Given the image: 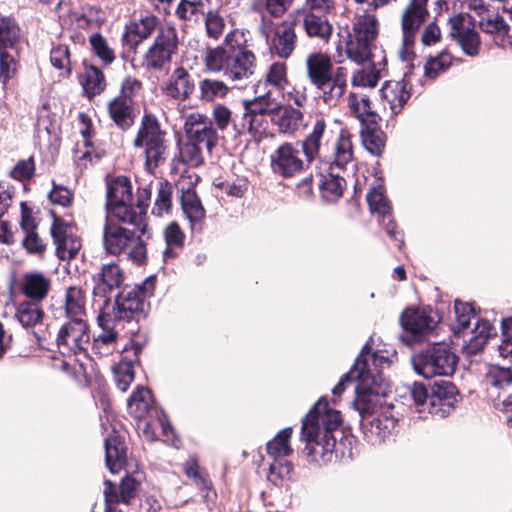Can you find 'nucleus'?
<instances>
[{"mask_svg":"<svg viewBox=\"0 0 512 512\" xmlns=\"http://www.w3.org/2000/svg\"><path fill=\"white\" fill-rule=\"evenodd\" d=\"M302 16V29L309 38H315L327 43L333 34V25L326 14H316V11L304 10Z\"/></svg>","mask_w":512,"mask_h":512,"instance_id":"32","label":"nucleus"},{"mask_svg":"<svg viewBox=\"0 0 512 512\" xmlns=\"http://www.w3.org/2000/svg\"><path fill=\"white\" fill-rule=\"evenodd\" d=\"M124 275L117 263L102 265L100 271L93 276V296L103 299V305L109 304V294L123 283Z\"/></svg>","mask_w":512,"mask_h":512,"instance_id":"21","label":"nucleus"},{"mask_svg":"<svg viewBox=\"0 0 512 512\" xmlns=\"http://www.w3.org/2000/svg\"><path fill=\"white\" fill-rule=\"evenodd\" d=\"M172 185L166 181H159L157 185V196L155 199L153 214L159 217L168 213L172 206Z\"/></svg>","mask_w":512,"mask_h":512,"instance_id":"52","label":"nucleus"},{"mask_svg":"<svg viewBox=\"0 0 512 512\" xmlns=\"http://www.w3.org/2000/svg\"><path fill=\"white\" fill-rule=\"evenodd\" d=\"M211 115V119L217 131H225L230 125L233 126V130L235 131V122L240 118L238 115H234L228 106L221 103L213 107Z\"/></svg>","mask_w":512,"mask_h":512,"instance_id":"56","label":"nucleus"},{"mask_svg":"<svg viewBox=\"0 0 512 512\" xmlns=\"http://www.w3.org/2000/svg\"><path fill=\"white\" fill-rule=\"evenodd\" d=\"M293 464L283 459H274L270 464L267 479L273 485L281 487L291 481Z\"/></svg>","mask_w":512,"mask_h":512,"instance_id":"51","label":"nucleus"},{"mask_svg":"<svg viewBox=\"0 0 512 512\" xmlns=\"http://www.w3.org/2000/svg\"><path fill=\"white\" fill-rule=\"evenodd\" d=\"M391 0H373L371 9L357 12L352 31L348 33L345 43V53L348 59L356 64H364L371 60L372 48L378 35V21L371 12L378 7L388 4Z\"/></svg>","mask_w":512,"mask_h":512,"instance_id":"4","label":"nucleus"},{"mask_svg":"<svg viewBox=\"0 0 512 512\" xmlns=\"http://www.w3.org/2000/svg\"><path fill=\"white\" fill-rule=\"evenodd\" d=\"M51 287V277L41 271H28L23 273L18 283L19 291L27 299L37 303L48 296Z\"/></svg>","mask_w":512,"mask_h":512,"instance_id":"26","label":"nucleus"},{"mask_svg":"<svg viewBox=\"0 0 512 512\" xmlns=\"http://www.w3.org/2000/svg\"><path fill=\"white\" fill-rule=\"evenodd\" d=\"M104 484L105 512H126L118 509V505H128L135 498L138 488L137 481L126 476L121 481L119 492L111 481L106 480Z\"/></svg>","mask_w":512,"mask_h":512,"instance_id":"23","label":"nucleus"},{"mask_svg":"<svg viewBox=\"0 0 512 512\" xmlns=\"http://www.w3.org/2000/svg\"><path fill=\"white\" fill-rule=\"evenodd\" d=\"M409 394L413 400L415 409L420 414H425L429 405L430 394L427 387L422 383H413L409 389Z\"/></svg>","mask_w":512,"mask_h":512,"instance_id":"63","label":"nucleus"},{"mask_svg":"<svg viewBox=\"0 0 512 512\" xmlns=\"http://www.w3.org/2000/svg\"><path fill=\"white\" fill-rule=\"evenodd\" d=\"M108 113L112 121L123 130L134 124V105L130 102L115 97L108 104Z\"/></svg>","mask_w":512,"mask_h":512,"instance_id":"40","label":"nucleus"},{"mask_svg":"<svg viewBox=\"0 0 512 512\" xmlns=\"http://www.w3.org/2000/svg\"><path fill=\"white\" fill-rule=\"evenodd\" d=\"M166 248L163 251V260L168 263L179 257L185 242V235L176 222H171L163 231Z\"/></svg>","mask_w":512,"mask_h":512,"instance_id":"39","label":"nucleus"},{"mask_svg":"<svg viewBox=\"0 0 512 512\" xmlns=\"http://www.w3.org/2000/svg\"><path fill=\"white\" fill-rule=\"evenodd\" d=\"M381 78L380 71L374 66L370 68H361L353 72L351 84L353 87L374 88Z\"/></svg>","mask_w":512,"mask_h":512,"instance_id":"57","label":"nucleus"},{"mask_svg":"<svg viewBox=\"0 0 512 512\" xmlns=\"http://www.w3.org/2000/svg\"><path fill=\"white\" fill-rule=\"evenodd\" d=\"M199 98L203 102H213L225 98L229 93V87L223 81L205 78L199 82Z\"/></svg>","mask_w":512,"mask_h":512,"instance_id":"49","label":"nucleus"},{"mask_svg":"<svg viewBox=\"0 0 512 512\" xmlns=\"http://www.w3.org/2000/svg\"><path fill=\"white\" fill-rule=\"evenodd\" d=\"M367 202L372 213H378L385 224L387 234L394 240L398 241V248L401 249L403 240L399 238L401 233L396 231V225L391 219V206L390 202L384 194L382 185L372 187L367 194Z\"/></svg>","mask_w":512,"mask_h":512,"instance_id":"22","label":"nucleus"},{"mask_svg":"<svg viewBox=\"0 0 512 512\" xmlns=\"http://www.w3.org/2000/svg\"><path fill=\"white\" fill-rule=\"evenodd\" d=\"M437 322L436 313L426 308H408L401 315L403 328L416 337L434 330Z\"/></svg>","mask_w":512,"mask_h":512,"instance_id":"28","label":"nucleus"},{"mask_svg":"<svg viewBox=\"0 0 512 512\" xmlns=\"http://www.w3.org/2000/svg\"><path fill=\"white\" fill-rule=\"evenodd\" d=\"M184 473L188 478L193 479L195 485L201 490H209L211 488V481L207 474L200 470L198 459L194 456L184 463Z\"/></svg>","mask_w":512,"mask_h":512,"instance_id":"58","label":"nucleus"},{"mask_svg":"<svg viewBox=\"0 0 512 512\" xmlns=\"http://www.w3.org/2000/svg\"><path fill=\"white\" fill-rule=\"evenodd\" d=\"M53 224L51 227V235L56 245V254L61 260H71L79 253L82 243L81 239L73 233L74 225L72 221L56 215L51 211Z\"/></svg>","mask_w":512,"mask_h":512,"instance_id":"16","label":"nucleus"},{"mask_svg":"<svg viewBox=\"0 0 512 512\" xmlns=\"http://www.w3.org/2000/svg\"><path fill=\"white\" fill-rule=\"evenodd\" d=\"M147 233L146 215L132 214L119 218L106 216L103 227V248L107 254H126L136 264L146 259V245L142 236Z\"/></svg>","mask_w":512,"mask_h":512,"instance_id":"2","label":"nucleus"},{"mask_svg":"<svg viewBox=\"0 0 512 512\" xmlns=\"http://www.w3.org/2000/svg\"><path fill=\"white\" fill-rule=\"evenodd\" d=\"M379 370L380 369L376 370L370 362L367 370H361L358 376V384L355 385L353 406L362 417L374 411L376 405L374 395L378 394L377 386L380 382L378 375Z\"/></svg>","mask_w":512,"mask_h":512,"instance_id":"17","label":"nucleus"},{"mask_svg":"<svg viewBox=\"0 0 512 512\" xmlns=\"http://www.w3.org/2000/svg\"><path fill=\"white\" fill-rule=\"evenodd\" d=\"M64 308L70 321H85V294L80 287L72 286L66 290Z\"/></svg>","mask_w":512,"mask_h":512,"instance_id":"41","label":"nucleus"},{"mask_svg":"<svg viewBox=\"0 0 512 512\" xmlns=\"http://www.w3.org/2000/svg\"><path fill=\"white\" fill-rule=\"evenodd\" d=\"M471 334L466 349L469 354H476L484 348L491 337L496 336L497 330L488 320H478Z\"/></svg>","mask_w":512,"mask_h":512,"instance_id":"43","label":"nucleus"},{"mask_svg":"<svg viewBox=\"0 0 512 512\" xmlns=\"http://www.w3.org/2000/svg\"><path fill=\"white\" fill-rule=\"evenodd\" d=\"M473 17L469 14H458L450 18L451 36L457 40L465 54L476 56L479 53L480 37L475 31Z\"/></svg>","mask_w":512,"mask_h":512,"instance_id":"18","label":"nucleus"},{"mask_svg":"<svg viewBox=\"0 0 512 512\" xmlns=\"http://www.w3.org/2000/svg\"><path fill=\"white\" fill-rule=\"evenodd\" d=\"M458 357L444 343H436L412 357L415 371L424 378L450 376L457 367Z\"/></svg>","mask_w":512,"mask_h":512,"instance_id":"6","label":"nucleus"},{"mask_svg":"<svg viewBox=\"0 0 512 512\" xmlns=\"http://www.w3.org/2000/svg\"><path fill=\"white\" fill-rule=\"evenodd\" d=\"M340 412L328 408L320 398L302 420L301 440L306 443L305 453L310 463L323 465L331 461L336 446L333 432L341 425Z\"/></svg>","mask_w":512,"mask_h":512,"instance_id":"1","label":"nucleus"},{"mask_svg":"<svg viewBox=\"0 0 512 512\" xmlns=\"http://www.w3.org/2000/svg\"><path fill=\"white\" fill-rule=\"evenodd\" d=\"M428 0H411L402 15V46L399 51L400 58L408 62L413 58L412 47L415 35L428 16Z\"/></svg>","mask_w":512,"mask_h":512,"instance_id":"10","label":"nucleus"},{"mask_svg":"<svg viewBox=\"0 0 512 512\" xmlns=\"http://www.w3.org/2000/svg\"><path fill=\"white\" fill-rule=\"evenodd\" d=\"M56 343L59 352L64 356L85 354L90 344L89 329L86 321L68 320L59 329Z\"/></svg>","mask_w":512,"mask_h":512,"instance_id":"12","label":"nucleus"},{"mask_svg":"<svg viewBox=\"0 0 512 512\" xmlns=\"http://www.w3.org/2000/svg\"><path fill=\"white\" fill-rule=\"evenodd\" d=\"M93 53L99 58L103 66H109L116 59L114 50L108 41L100 34L94 33L89 37Z\"/></svg>","mask_w":512,"mask_h":512,"instance_id":"54","label":"nucleus"},{"mask_svg":"<svg viewBox=\"0 0 512 512\" xmlns=\"http://www.w3.org/2000/svg\"><path fill=\"white\" fill-rule=\"evenodd\" d=\"M203 148V145L187 140L180 149L182 162L191 167L201 166L204 163Z\"/></svg>","mask_w":512,"mask_h":512,"instance_id":"61","label":"nucleus"},{"mask_svg":"<svg viewBox=\"0 0 512 512\" xmlns=\"http://www.w3.org/2000/svg\"><path fill=\"white\" fill-rule=\"evenodd\" d=\"M301 148L308 163L317 159L333 158V164L344 168L354 158L351 133L342 128L335 134L322 116L316 117L310 131L301 142Z\"/></svg>","mask_w":512,"mask_h":512,"instance_id":"3","label":"nucleus"},{"mask_svg":"<svg viewBox=\"0 0 512 512\" xmlns=\"http://www.w3.org/2000/svg\"><path fill=\"white\" fill-rule=\"evenodd\" d=\"M21 39V28L12 17L0 18V50L7 49L19 53L18 45Z\"/></svg>","mask_w":512,"mask_h":512,"instance_id":"42","label":"nucleus"},{"mask_svg":"<svg viewBox=\"0 0 512 512\" xmlns=\"http://www.w3.org/2000/svg\"><path fill=\"white\" fill-rule=\"evenodd\" d=\"M97 323L100 332L94 335L91 351L99 357H107L118 351L120 325L111 320L108 314L99 313Z\"/></svg>","mask_w":512,"mask_h":512,"instance_id":"19","label":"nucleus"},{"mask_svg":"<svg viewBox=\"0 0 512 512\" xmlns=\"http://www.w3.org/2000/svg\"><path fill=\"white\" fill-rule=\"evenodd\" d=\"M128 412L131 416L142 421L152 413L157 414L153 407V399L149 389L138 386L128 401Z\"/></svg>","mask_w":512,"mask_h":512,"instance_id":"38","label":"nucleus"},{"mask_svg":"<svg viewBox=\"0 0 512 512\" xmlns=\"http://www.w3.org/2000/svg\"><path fill=\"white\" fill-rule=\"evenodd\" d=\"M305 68L307 79L313 86L331 77L334 73L332 58L322 51L308 54L305 59Z\"/></svg>","mask_w":512,"mask_h":512,"instance_id":"30","label":"nucleus"},{"mask_svg":"<svg viewBox=\"0 0 512 512\" xmlns=\"http://www.w3.org/2000/svg\"><path fill=\"white\" fill-rule=\"evenodd\" d=\"M345 186V179L334 174L322 176L319 184L321 195L328 202L337 201L342 196Z\"/></svg>","mask_w":512,"mask_h":512,"instance_id":"50","label":"nucleus"},{"mask_svg":"<svg viewBox=\"0 0 512 512\" xmlns=\"http://www.w3.org/2000/svg\"><path fill=\"white\" fill-rule=\"evenodd\" d=\"M106 306L103 305L100 313L108 314L111 320L120 326L124 322L139 321L140 318L146 315V303L142 291L128 286L119 292L111 311Z\"/></svg>","mask_w":512,"mask_h":512,"instance_id":"8","label":"nucleus"},{"mask_svg":"<svg viewBox=\"0 0 512 512\" xmlns=\"http://www.w3.org/2000/svg\"><path fill=\"white\" fill-rule=\"evenodd\" d=\"M484 384L488 396L492 400H500L502 394L512 384V371L509 368L491 366L486 373Z\"/></svg>","mask_w":512,"mask_h":512,"instance_id":"36","label":"nucleus"},{"mask_svg":"<svg viewBox=\"0 0 512 512\" xmlns=\"http://www.w3.org/2000/svg\"><path fill=\"white\" fill-rule=\"evenodd\" d=\"M347 105L350 113L360 121L361 125L377 124L379 116L373 110L370 97L366 93L350 92Z\"/></svg>","mask_w":512,"mask_h":512,"instance_id":"37","label":"nucleus"},{"mask_svg":"<svg viewBox=\"0 0 512 512\" xmlns=\"http://www.w3.org/2000/svg\"><path fill=\"white\" fill-rule=\"evenodd\" d=\"M50 62L56 69L62 71V75H70L71 60L68 46L63 44L53 46L50 52Z\"/></svg>","mask_w":512,"mask_h":512,"instance_id":"60","label":"nucleus"},{"mask_svg":"<svg viewBox=\"0 0 512 512\" xmlns=\"http://www.w3.org/2000/svg\"><path fill=\"white\" fill-rule=\"evenodd\" d=\"M184 132L187 140L203 145L210 154L220 140L212 119L200 112H192L184 117Z\"/></svg>","mask_w":512,"mask_h":512,"instance_id":"11","label":"nucleus"},{"mask_svg":"<svg viewBox=\"0 0 512 512\" xmlns=\"http://www.w3.org/2000/svg\"><path fill=\"white\" fill-rule=\"evenodd\" d=\"M44 317L43 309L37 302H22L16 308L15 318L24 328H32L41 324Z\"/></svg>","mask_w":512,"mask_h":512,"instance_id":"47","label":"nucleus"},{"mask_svg":"<svg viewBox=\"0 0 512 512\" xmlns=\"http://www.w3.org/2000/svg\"><path fill=\"white\" fill-rule=\"evenodd\" d=\"M301 150L291 142H283L270 154L272 172L282 178H291L303 172L305 163Z\"/></svg>","mask_w":512,"mask_h":512,"instance_id":"13","label":"nucleus"},{"mask_svg":"<svg viewBox=\"0 0 512 512\" xmlns=\"http://www.w3.org/2000/svg\"><path fill=\"white\" fill-rule=\"evenodd\" d=\"M85 95L91 99L100 95L106 88V80L102 70L90 65L85 68L80 79Z\"/></svg>","mask_w":512,"mask_h":512,"instance_id":"44","label":"nucleus"},{"mask_svg":"<svg viewBox=\"0 0 512 512\" xmlns=\"http://www.w3.org/2000/svg\"><path fill=\"white\" fill-rule=\"evenodd\" d=\"M177 48L178 38L176 31L171 28L161 29L154 43L144 56L146 67L153 70L164 69L171 62Z\"/></svg>","mask_w":512,"mask_h":512,"instance_id":"14","label":"nucleus"},{"mask_svg":"<svg viewBox=\"0 0 512 512\" xmlns=\"http://www.w3.org/2000/svg\"><path fill=\"white\" fill-rule=\"evenodd\" d=\"M298 37L293 22L283 21L276 25L270 39V51L281 59L292 56Z\"/></svg>","mask_w":512,"mask_h":512,"instance_id":"27","label":"nucleus"},{"mask_svg":"<svg viewBox=\"0 0 512 512\" xmlns=\"http://www.w3.org/2000/svg\"><path fill=\"white\" fill-rule=\"evenodd\" d=\"M106 465L111 473L122 470L126 464V449L117 437H109L105 441Z\"/></svg>","mask_w":512,"mask_h":512,"instance_id":"45","label":"nucleus"},{"mask_svg":"<svg viewBox=\"0 0 512 512\" xmlns=\"http://www.w3.org/2000/svg\"><path fill=\"white\" fill-rule=\"evenodd\" d=\"M106 216L124 218L132 214L146 215L145 207L140 203L137 209L133 207V194L130 180L125 176H119L108 184Z\"/></svg>","mask_w":512,"mask_h":512,"instance_id":"9","label":"nucleus"},{"mask_svg":"<svg viewBox=\"0 0 512 512\" xmlns=\"http://www.w3.org/2000/svg\"><path fill=\"white\" fill-rule=\"evenodd\" d=\"M383 100L388 104L391 113L399 114L411 97L408 80L403 78L400 81H386L381 88Z\"/></svg>","mask_w":512,"mask_h":512,"instance_id":"31","label":"nucleus"},{"mask_svg":"<svg viewBox=\"0 0 512 512\" xmlns=\"http://www.w3.org/2000/svg\"><path fill=\"white\" fill-rule=\"evenodd\" d=\"M370 362L376 370L389 365V360L386 356H383L378 352L371 353L369 343H366L355 360L353 367L341 377L338 384L332 389V401L334 404H336L338 399H340L341 395L346 390L347 385L352 383H355V385L358 384V376L360 375L361 370H367Z\"/></svg>","mask_w":512,"mask_h":512,"instance_id":"15","label":"nucleus"},{"mask_svg":"<svg viewBox=\"0 0 512 512\" xmlns=\"http://www.w3.org/2000/svg\"><path fill=\"white\" fill-rule=\"evenodd\" d=\"M181 206L193 231H201L204 225L206 211L194 189L182 191Z\"/></svg>","mask_w":512,"mask_h":512,"instance_id":"35","label":"nucleus"},{"mask_svg":"<svg viewBox=\"0 0 512 512\" xmlns=\"http://www.w3.org/2000/svg\"><path fill=\"white\" fill-rule=\"evenodd\" d=\"M361 139L364 147L373 155H380L385 147V134L377 124L362 125Z\"/></svg>","mask_w":512,"mask_h":512,"instance_id":"46","label":"nucleus"},{"mask_svg":"<svg viewBox=\"0 0 512 512\" xmlns=\"http://www.w3.org/2000/svg\"><path fill=\"white\" fill-rule=\"evenodd\" d=\"M266 84L273 86L277 90H284L289 84L287 76V64L284 62H274L270 65L265 78Z\"/></svg>","mask_w":512,"mask_h":512,"instance_id":"59","label":"nucleus"},{"mask_svg":"<svg viewBox=\"0 0 512 512\" xmlns=\"http://www.w3.org/2000/svg\"><path fill=\"white\" fill-rule=\"evenodd\" d=\"M457 403V390L453 383L443 381L437 384L429 397L427 414L444 418L455 408Z\"/></svg>","mask_w":512,"mask_h":512,"instance_id":"24","label":"nucleus"},{"mask_svg":"<svg viewBox=\"0 0 512 512\" xmlns=\"http://www.w3.org/2000/svg\"><path fill=\"white\" fill-rule=\"evenodd\" d=\"M195 89L194 79L186 68H175L169 76L163 92L165 95L180 101L187 100Z\"/></svg>","mask_w":512,"mask_h":512,"instance_id":"29","label":"nucleus"},{"mask_svg":"<svg viewBox=\"0 0 512 512\" xmlns=\"http://www.w3.org/2000/svg\"><path fill=\"white\" fill-rule=\"evenodd\" d=\"M165 132L153 115H144L137 136L134 140L135 147H143L145 155V168L149 173L165 161L166 145Z\"/></svg>","mask_w":512,"mask_h":512,"instance_id":"7","label":"nucleus"},{"mask_svg":"<svg viewBox=\"0 0 512 512\" xmlns=\"http://www.w3.org/2000/svg\"><path fill=\"white\" fill-rule=\"evenodd\" d=\"M268 117L258 108L244 109L240 118L235 122V135L249 134L255 141L260 142L269 131Z\"/></svg>","mask_w":512,"mask_h":512,"instance_id":"25","label":"nucleus"},{"mask_svg":"<svg viewBox=\"0 0 512 512\" xmlns=\"http://www.w3.org/2000/svg\"><path fill=\"white\" fill-rule=\"evenodd\" d=\"M293 0H252V9L256 12H268L273 17H281L291 7Z\"/></svg>","mask_w":512,"mask_h":512,"instance_id":"55","label":"nucleus"},{"mask_svg":"<svg viewBox=\"0 0 512 512\" xmlns=\"http://www.w3.org/2000/svg\"><path fill=\"white\" fill-rule=\"evenodd\" d=\"M348 70L337 67L331 77L314 86L319 92V99L329 108L336 107L347 90Z\"/></svg>","mask_w":512,"mask_h":512,"instance_id":"20","label":"nucleus"},{"mask_svg":"<svg viewBox=\"0 0 512 512\" xmlns=\"http://www.w3.org/2000/svg\"><path fill=\"white\" fill-rule=\"evenodd\" d=\"M292 428L287 427L277 433V435L267 443V453L273 459H283L289 456L293 449L290 446Z\"/></svg>","mask_w":512,"mask_h":512,"instance_id":"48","label":"nucleus"},{"mask_svg":"<svg viewBox=\"0 0 512 512\" xmlns=\"http://www.w3.org/2000/svg\"><path fill=\"white\" fill-rule=\"evenodd\" d=\"M271 121L280 133L294 134L303 125L304 113L290 104L279 105Z\"/></svg>","mask_w":512,"mask_h":512,"instance_id":"34","label":"nucleus"},{"mask_svg":"<svg viewBox=\"0 0 512 512\" xmlns=\"http://www.w3.org/2000/svg\"><path fill=\"white\" fill-rule=\"evenodd\" d=\"M205 65L210 72L222 73L226 79L235 82L236 87H241L254 74L256 57L252 51L238 50L227 54L221 47H216L207 50Z\"/></svg>","mask_w":512,"mask_h":512,"instance_id":"5","label":"nucleus"},{"mask_svg":"<svg viewBox=\"0 0 512 512\" xmlns=\"http://www.w3.org/2000/svg\"><path fill=\"white\" fill-rule=\"evenodd\" d=\"M158 25V18L154 15H149L137 22H133L126 26L125 33L123 34V44L131 49H136L137 46L156 30Z\"/></svg>","mask_w":512,"mask_h":512,"instance_id":"33","label":"nucleus"},{"mask_svg":"<svg viewBox=\"0 0 512 512\" xmlns=\"http://www.w3.org/2000/svg\"><path fill=\"white\" fill-rule=\"evenodd\" d=\"M452 56L447 51L440 52L436 57L430 58L425 65V76L435 79L440 73L450 67Z\"/></svg>","mask_w":512,"mask_h":512,"instance_id":"62","label":"nucleus"},{"mask_svg":"<svg viewBox=\"0 0 512 512\" xmlns=\"http://www.w3.org/2000/svg\"><path fill=\"white\" fill-rule=\"evenodd\" d=\"M18 68V54L7 49L0 50V82L3 85L16 75Z\"/></svg>","mask_w":512,"mask_h":512,"instance_id":"53","label":"nucleus"},{"mask_svg":"<svg viewBox=\"0 0 512 512\" xmlns=\"http://www.w3.org/2000/svg\"><path fill=\"white\" fill-rule=\"evenodd\" d=\"M454 310L456 315V325L454 326V332L460 334L465 330L474 317V310L470 304L456 300L454 303Z\"/></svg>","mask_w":512,"mask_h":512,"instance_id":"64","label":"nucleus"}]
</instances>
